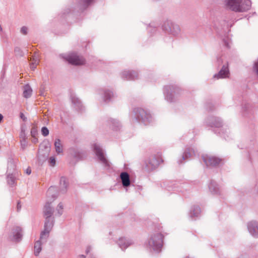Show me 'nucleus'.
Returning a JSON list of instances; mask_svg holds the SVG:
<instances>
[{"instance_id": "40", "label": "nucleus", "mask_w": 258, "mask_h": 258, "mask_svg": "<svg viewBox=\"0 0 258 258\" xmlns=\"http://www.w3.org/2000/svg\"><path fill=\"white\" fill-rule=\"evenodd\" d=\"M39 60L37 58H33V62H32L30 64V67L32 70H34L37 64L38 63Z\"/></svg>"}, {"instance_id": "21", "label": "nucleus", "mask_w": 258, "mask_h": 258, "mask_svg": "<svg viewBox=\"0 0 258 258\" xmlns=\"http://www.w3.org/2000/svg\"><path fill=\"white\" fill-rule=\"evenodd\" d=\"M50 203H46L43 209V214L45 218H51L54 209L50 206Z\"/></svg>"}, {"instance_id": "35", "label": "nucleus", "mask_w": 258, "mask_h": 258, "mask_svg": "<svg viewBox=\"0 0 258 258\" xmlns=\"http://www.w3.org/2000/svg\"><path fill=\"white\" fill-rule=\"evenodd\" d=\"M54 189V187L51 186L48 188V189L47 191V196L48 197L50 196H52L53 200H54L55 199H56L57 198V196L54 195H51V194L53 191Z\"/></svg>"}, {"instance_id": "52", "label": "nucleus", "mask_w": 258, "mask_h": 258, "mask_svg": "<svg viewBox=\"0 0 258 258\" xmlns=\"http://www.w3.org/2000/svg\"><path fill=\"white\" fill-rule=\"evenodd\" d=\"M148 29L149 31H153L154 32L156 30V28L155 27L152 28V27L150 26V25L148 26Z\"/></svg>"}, {"instance_id": "57", "label": "nucleus", "mask_w": 258, "mask_h": 258, "mask_svg": "<svg viewBox=\"0 0 258 258\" xmlns=\"http://www.w3.org/2000/svg\"><path fill=\"white\" fill-rule=\"evenodd\" d=\"M214 26L216 29H220V27H219V26L217 25V24L216 23L214 24Z\"/></svg>"}, {"instance_id": "32", "label": "nucleus", "mask_w": 258, "mask_h": 258, "mask_svg": "<svg viewBox=\"0 0 258 258\" xmlns=\"http://www.w3.org/2000/svg\"><path fill=\"white\" fill-rule=\"evenodd\" d=\"M94 0H80L79 5L80 9L82 10L86 9L89 6H90Z\"/></svg>"}, {"instance_id": "42", "label": "nucleus", "mask_w": 258, "mask_h": 258, "mask_svg": "<svg viewBox=\"0 0 258 258\" xmlns=\"http://www.w3.org/2000/svg\"><path fill=\"white\" fill-rule=\"evenodd\" d=\"M48 162H49V164L50 166H54L55 165V162H56L55 158H54V157H53V156L50 157L49 158Z\"/></svg>"}, {"instance_id": "29", "label": "nucleus", "mask_w": 258, "mask_h": 258, "mask_svg": "<svg viewBox=\"0 0 258 258\" xmlns=\"http://www.w3.org/2000/svg\"><path fill=\"white\" fill-rule=\"evenodd\" d=\"M32 93V89L29 84H26L24 86L23 96L26 98L31 97Z\"/></svg>"}, {"instance_id": "34", "label": "nucleus", "mask_w": 258, "mask_h": 258, "mask_svg": "<svg viewBox=\"0 0 258 258\" xmlns=\"http://www.w3.org/2000/svg\"><path fill=\"white\" fill-rule=\"evenodd\" d=\"M63 209V207L62 203H59L56 208V211L58 216H60L62 214Z\"/></svg>"}, {"instance_id": "47", "label": "nucleus", "mask_w": 258, "mask_h": 258, "mask_svg": "<svg viewBox=\"0 0 258 258\" xmlns=\"http://www.w3.org/2000/svg\"><path fill=\"white\" fill-rule=\"evenodd\" d=\"M253 69L258 75V60L254 62L253 66Z\"/></svg>"}, {"instance_id": "48", "label": "nucleus", "mask_w": 258, "mask_h": 258, "mask_svg": "<svg viewBox=\"0 0 258 258\" xmlns=\"http://www.w3.org/2000/svg\"><path fill=\"white\" fill-rule=\"evenodd\" d=\"M20 117L24 121H26L27 117H25V116L23 114V113L20 112Z\"/></svg>"}, {"instance_id": "43", "label": "nucleus", "mask_w": 258, "mask_h": 258, "mask_svg": "<svg viewBox=\"0 0 258 258\" xmlns=\"http://www.w3.org/2000/svg\"><path fill=\"white\" fill-rule=\"evenodd\" d=\"M21 143V147L23 150L25 149L26 147L27 146V141L26 140H20Z\"/></svg>"}, {"instance_id": "59", "label": "nucleus", "mask_w": 258, "mask_h": 258, "mask_svg": "<svg viewBox=\"0 0 258 258\" xmlns=\"http://www.w3.org/2000/svg\"><path fill=\"white\" fill-rule=\"evenodd\" d=\"M239 258H246V257L245 256L242 255L240 257H239Z\"/></svg>"}, {"instance_id": "26", "label": "nucleus", "mask_w": 258, "mask_h": 258, "mask_svg": "<svg viewBox=\"0 0 258 258\" xmlns=\"http://www.w3.org/2000/svg\"><path fill=\"white\" fill-rule=\"evenodd\" d=\"M16 173H13V172L8 173L7 179L8 184L9 185L13 186H15V185H16Z\"/></svg>"}, {"instance_id": "39", "label": "nucleus", "mask_w": 258, "mask_h": 258, "mask_svg": "<svg viewBox=\"0 0 258 258\" xmlns=\"http://www.w3.org/2000/svg\"><path fill=\"white\" fill-rule=\"evenodd\" d=\"M249 104L246 103H244L242 105V111L244 114V113L248 111L249 109Z\"/></svg>"}, {"instance_id": "3", "label": "nucleus", "mask_w": 258, "mask_h": 258, "mask_svg": "<svg viewBox=\"0 0 258 258\" xmlns=\"http://www.w3.org/2000/svg\"><path fill=\"white\" fill-rule=\"evenodd\" d=\"M133 112L134 114V119L138 122L143 123L145 125H147L153 120L151 114L142 108H135Z\"/></svg>"}, {"instance_id": "62", "label": "nucleus", "mask_w": 258, "mask_h": 258, "mask_svg": "<svg viewBox=\"0 0 258 258\" xmlns=\"http://www.w3.org/2000/svg\"><path fill=\"white\" fill-rule=\"evenodd\" d=\"M91 258H95V257L94 256H92Z\"/></svg>"}, {"instance_id": "22", "label": "nucleus", "mask_w": 258, "mask_h": 258, "mask_svg": "<svg viewBox=\"0 0 258 258\" xmlns=\"http://www.w3.org/2000/svg\"><path fill=\"white\" fill-rule=\"evenodd\" d=\"M110 125L113 131H120L122 127V124L120 122L114 118H110L109 120Z\"/></svg>"}, {"instance_id": "17", "label": "nucleus", "mask_w": 258, "mask_h": 258, "mask_svg": "<svg viewBox=\"0 0 258 258\" xmlns=\"http://www.w3.org/2000/svg\"><path fill=\"white\" fill-rule=\"evenodd\" d=\"M201 212V210L199 206H194L191 208L189 216L191 220H195L200 216Z\"/></svg>"}, {"instance_id": "18", "label": "nucleus", "mask_w": 258, "mask_h": 258, "mask_svg": "<svg viewBox=\"0 0 258 258\" xmlns=\"http://www.w3.org/2000/svg\"><path fill=\"white\" fill-rule=\"evenodd\" d=\"M122 186L124 187H128L131 184L130 175L126 172H122L120 174Z\"/></svg>"}, {"instance_id": "53", "label": "nucleus", "mask_w": 258, "mask_h": 258, "mask_svg": "<svg viewBox=\"0 0 258 258\" xmlns=\"http://www.w3.org/2000/svg\"><path fill=\"white\" fill-rule=\"evenodd\" d=\"M25 172L28 175L30 174L31 173V169L30 167H28L27 168V169L26 170Z\"/></svg>"}, {"instance_id": "19", "label": "nucleus", "mask_w": 258, "mask_h": 258, "mask_svg": "<svg viewBox=\"0 0 258 258\" xmlns=\"http://www.w3.org/2000/svg\"><path fill=\"white\" fill-rule=\"evenodd\" d=\"M132 243V240L126 239L124 237H120L119 238L117 244L119 247L122 249L124 250L128 247Z\"/></svg>"}, {"instance_id": "14", "label": "nucleus", "mask_w": 258, "mask_h": 258, "mask_svg": "<svg viewBox=\"0 0 258 258\" xmlns=\"http://www.w3.org/2000/svg\"><path fill=\"white\" fill-rule=\"evenodd\" d=\"M122 79L126 80H135L138 78V73L134 71H124L121 74Z\"/></svg>"}, {"instance_id": "30", "label": "nucleus", "mask_w": 258, "mask_h": 258, "mask_svg": "<svg viewBox=\"0 0 258 258\" xmlns=\"http://www.w3.org/2000/svg\"><path fill=\"white\" fill-rule=\"evenodd\" d=\"M42 242L40 240H37L35 242L34 246V253L35 256L39 255V253L41 251V245Z\"/></svg>"}, {"instance_id": "58", "label": "nucleus", "mask_w": 258, "mask_h": 258, "mask_svg": "<svg viewBox=\"0 0 258 258\" xmlns=\"http://www.w3.org/2000/svg\"><path fill=\"white\" fill-rule=\"evenodd\" d=\"M79 257H80V258H85V257H86V256H85V255L81 254V255H79Z\"/></svg>"}, {"instance_id": "23", "label": "nucleus", "mask_w": 258, "mask_h": 258, "mask_svg": "<svg viewBox=\"0 0 258 258\" xmlns=\"http://www.w3.org/2000/svg\"><path fill=\"white\" fill-rule=\"evenodd\" d=\"M209 188L210 191L213 195H219L220 193L218 185L213 180L211 181L209 185Z\"/></svg>"}, {"instance_id": "11", "label": "nucleus", "mask_w": 258, "mask_h": 258, "mask_svg": "<svg viewBox=\"0 0 258 258\" xmlns=\"http://www.w3.org/2000/svg\"><path fill=\"white\" fill-rule=\"evenodd\" d=\"M202 158L207 167H216L222 162L219 158L207 155L203 156Z\"/></svg>"}, {"instance_id": "54", "label": "nucleus", "mask_w": 258, "mask_h": 258, "mask_svg": "<svg viewBox=\"0 0 258 258\" xmlns=\"http://www.w3.org/2000/svg\"><path fill=\"white\" fill-rule=\"evenodd\" d=\"M17 211H19L21 209V205L20 204V202H18L17 203Z\"/></svg>"}, {"instance_id": "24", "label": "nucleus", "mask_w": 258, "mask_h": 258, "mask_svg": "<svg viewBox=\"0 0 258 258\" xmlns=\"http://www.w3.org/2000/svg\"><path fill=\"white\" fill-rule=\"evenodd\" d=\"M69 154L72 157L77 161L81 159L82 158V153L78 149L74 148L69 149Z\"/></svg>"}, {"instance_id": "46", "label": "nucleus", "mask_w": 258, "mask_h": 258, "mask_svg": "<svg viewBox=\"0 0 258 258\" xmlns=\"http://www.w3.org/2000/svg\"><path fill=\"white\" fill-rule=\"evenodd\" d=\"M15 52L17 55H19L22 56V52L21 51L20 48L19 47H16L15 48Z\"/></svg>"}, {"instance_id": "44", "label": "nucleus", "mask_w": 258, "mask_h": 258, "mask_svg": "<svg viewBox=\"0 0 258 258\" xmlns=\"http://www.w3.org/2000/svg\"><path fill=\"white\" fill-rule=\"evenodd\" d=\"M37 135V130L36 127L33 126L31 130V135L32 137L36 136Z\"/></svg>"}, {"instance_id": "33", "label": "nucleus", "mask_w": 258, "mask_h": 258, "mask_svg": "<svg viewBox=\"0 0 258 258\" xmlns=\"http://www.w3.org/2000/svg\"><path fill=\"white\" fill-rule=\"evenodd\" d=\"M49 233L43 230L40 233V239L39 240H40L42 243L46 242L49 237Z\"/></svg>"}, {"instance_id": "9", "label": "nucleus", "mask_w": 258, "mask_h": 258, "mask_svg": "<svg viewBox=\"0 0 258 258\" xmlns=\"http://www.w3.org/2000/svg\"><path fill=\"white\" fill-rule=\"evenodd\" d=\"M22 231V229L20 227L16 226L13 227L11 232L9 234V240L16 242H20L23 237Z\"/></svg>"}, {"instance_id": "6", "label": "nucleus", "mask_w": 258, "mask_h": 258, "mask_svg": "<svg viewBox=\"0 0 258 258\" xmlns=\"http://www.w3.org/2000/svg\"><path fill=\"white\" fill-rule=\"evenodd\" d=\"M162 28L165 32L174 36H177L180 32L179 26L169 20L165 21L162 26Z\"/></svg>"}, {"instance_id": "8", "label": "nucleus", "mask_w": 258, "mask_h": 258, "mask_svg": "<svg viewBox=\"0 0 258 258\" xmlns=\"http://www.w3.org/2000/svg\"><path fill=\"white\" fill-rule=\"evenodd\" d=\"M160 162H163V160L160 158H157L155 156L150 157L145 161L144 169L148 172L152 171L158 166Z\"/></svg>"}, {"instance_id": "41", "label": "nucleus", "mask_w": 258, "mask_h": 258, "mask_svg": "<svg viewBox=\"0 0 258 258\" xmlns=\"http://www.w3.org/2000/svg\"><path fill=\"white\" fill-rule=\"evenodd\" d=\"M20 140H26V135L25 134V130L23 129L21 130V131L20 134Z\"/></svg>"}, {"instance_id": "5", "label": "nucleus", "mask_w": 258, "mask_h": 258, "mask_svg": "<svg viewBox=\"0 0 258 258\" xmlns=\"http://www.w3.org/2000/svg\"><path fill=\"white\" fill-rule=\"evenodd\" d=\"M93 150L98 160L101 163L104 168L106 170H109L111 168L110 163L106 158L103 151L100 146L97 144H94Z\"/></svg>"}, {"instance_id": "51", "label": "nucleus", "mask_w": 258, "mask_h": 258, "mask_svg": "<svg viewBox=\"0 0 258 258\" xmlns=\"http://www.w3.org/2000/svg\"><path fill=\"white\" fill-rule=\"evenodd\" d=\"M32 137L33 138V139L32 140V143H33L34 144L37 143L38 142V140L36 138V137L34 136V137Z\"/></svg>"}, {"instance_id": "31", "label": "nucleus", "mask_w": 258, "mask_h": 258, "mask_svg": "<svg viewBox=\"0 0 258 258\" xmlns=\"http://www.w3.org/2000/svg\"><path fill=\"white\" fill-rule=\"evenodd\" d=\"M54 147L55 151L57 154L61 153L63 152L62 145L61 143V141L59 139H56L54 142Z\"/></svg>"}, {"instance_id": "38", "label": "nucleus", "mask_w": 258, "mask_h": 258, "mask_svg": "<svg viewBox=\"0 0 258 258\" xmlns=\"http://www.w3.org/2000/svg\"><path fill=\"white\" fill-rule=\"evenodd\" d=\"M220 132H218L217 133V134H219L221 136L223 137L224 138L226 139V137H228V135H227V134L228 133V132L226 129H225L224 131V129L222 128V129H220Z\"/></svg>"}, {"instance_id": "27", "label": "nucleus", "mask_w": 258, "mask_h": 258, "mask_svg": "<svg viewBox=\"0 0 258 258\" xmlns=\"http://www.w3.org/2000/svg\"><path fill=\"white\" fill-rule=\"evenodd\" d=\"M102 91L104 95L103 99L104 102L107 103L109 102L111 100V98L113 96L112 92L107 89L103 90Z\"/></svg>"}, {"instance_id": "56", "label": "nucleus", "mask_w": 258, "mask_h": 258, "mask_svg": "<svg viewBox=\"0 0 258 258\" xmlns=\"http://www.w3.org/2000/svg\"><path fill=\"white\" fill-rule=\"evenodd\" d=\"M3 118V115L1 113H0V123L2 122Z\"/></svg>"}, {"instance_id": "16", "label": "nucleus", "mask_w": 258, "mask_h": 258, "mask_svg": "<svg viewBox=\"0 0 258 258\" xmlns=\"http://www.w3.org/2000/svg\"><path fill=\"white\" fill-rule=\"evenodd\" d=\"M71 99L72 103L73 104L74 107L75 108V109L78 111H82L84 109V106L81 100L74 95H71Z\"/></svg>"}, {"instance_id": "50", "label": "nucleus", "mask_w": 258, "mask_h": 258, "mask_svg": "<svg viewBox=\"0 0 258 258\" xmlns=\"http://www.w3.org/2000/svg\"><path fill=\"white\" fill-rule=\"evenodd\" d=\"M217 63L218 65H220L223 63V60L221 57L217 58Z\"/></svg>"}, {"instance_id": "13", "label": "nucleus", "mask_w": 258, "mask_h": 258, "mask_svg": "<svg viewBox=\"0 0 258 258\" xmlns=\"http://www.w3.org/2000/svg\"><path fill=\"white\" fill-rule=\"evenodd\" d=\"M229 74L228 63L226 62L225 64H223L220 71L214 75V78L217 79L228 78Z\"/></svg>"}, {"instance_id": "4", "label": "nucleus", "mask_w": 258, "mask_h": 258, "mask_svg": "<svg viewBox=\"0 0 258 258\" xmlns=\"http://www.w3.org/2000/svg\"><path fill=\"white\" fill-rule=\"evenodd\" d=\"M179 91V88L176 85L165 86L163 88L165 99L169 102H175Z\"/></svg>"}, {"instance_id": "28", "label": "nucleus", "mask_w": 258, "mask_h": 258, "mask_svg": "<svg viewBox=\"0 0 258 258\" xmlns=\"http://www.w3.org/2000/svg\"><path fill=\"white\" fill-rule=\"evenodd\" d=\"M16 165L13 159H10L8 163L7 173L16 172Z\"/></svg>"}, {"instance_id": "37", "label": "nucleus", "mask_w": 258, "mask_h": 258, "mask_svg": "<svg viewBox=\"0 0 258 258\" xmlns=\"http://www.w3.org/2000/svg\"><path fill=\"white\" fill-rule=\"evenodd\" d=\"M222 41L225 47H226L228 48H229L230 47V43L231 42V41L228 37L223 38Z\"/></svg>"}, {"instance_id": "12", "label": "nucleus", "mask_w": 258, "mask_h": 258, "mask_svg": "<svg viewBox=\"0 0 258 258\" xmlns=\"http://www.w3.org/2000/svg\"><path fill=\"white\" fill-rule=\"evenodd\" d=\"M247 228L250 234L255 238L258 237V222L251 221L247 223Z\"/></svg>"}, {"instance_id": "10", "label": "nucleus", "mask_w": 258, "mask_h": 258, "mask_svg": "<svg viewBox=\"0 0 258 258\" xmlns=\"http://www.w3.org/2000/svg\"><path fill=\"white\" fill-rule=\"evenodd\" d=\"M63 57L67 61L72 65H81L85 62L83 57H80L75 53H70Z\"/></svg>"}, {"instance_id": "2", "label": "nucleus", "mask_w": 258, "mask_h": 258, "mask_svg": "<svg viewBox=\"0 0 258 258\" xmlns=\"http://www.w3.org/2000/svg\"><path fill=\"white\" fill-rule=\"evenodd\" d=\"M163 235L160 232L152 234L148 241V246L150 250L159 252L161 250L163 243Z\"/></svg>"}, {"instance_id": "7", "label": "nucleus", "mask_w": 258, "mask_h": 258, "mask_svg": "<svg viewBox=\"0 0 258 258\" xmlns=\"http://www.w3.org/2000/svg\"><path fill=\"white\" fill-rule=\"evenodd\" d=\"M207 125L211 127L216 128L214 130L215 134H217V131H220L223 127V121L222 119L218 117L209 116L206 120Z\"/></svg>"}, {"instance_id": "20", "label": "nucleus", "mask_w": 258, "mask_h": 258, "mask_svg": "<svg viewBox=\"0 0 258 258\" xmlns=\"http://www.w3.org/2000/svg\"><path fill=\"white\" fill-rule=\"evenodd\" d=\"M54 223V217L45 218L44 225V230L50 232L52 229Z\"/></svg>"}, {"instance_id": "55", "label": "nucleus", "mask_w": 258, "mask_h": 258, "mask_svg": "<svg viewBox=\"0 0 258 258\" xmlns=\"http://www.w3.org/2000/svg\"><path fill=\"white\" fill-rule=\"evenodd\" d=\"M91 246H88L86 250V253H88L89 252V251L91 250Z\"/></svg>"}, {"instance_id": "1", "label": "nucleus", "mask_w": 258, "mask_h": 258, "mask_svg": "<svg viewBox=\"0 0 258 258\" xmlns=\"http://www.w3.org/2000/svg\"><path fill=\"white\" fill-rule=\"evenodd\" d=\"M227 6L235 12H243L250 9L251 3L250 0H227Z\"/></svg>"}, {"instance_id": "25", "label": "nucleus", "mask_w": 258, "mask_h": 258, "mask_svg": "<svg viewBox=\"0 0 258 258\" xmlns=\"http://www.w3.org/2000/svg\"><path fill=\"white\" fill-rule=\"evenodd\" d=\"M59 184L60 192L62 194L65 193L67 191V187L69 185L68 181L66 177L64 176L61 177L60 178Z\"/></svg>"}, {"instance_id": "36", "label": "nucleus", "mask_w": 258, "mask_h": 258, "mask_svg": "<svg viewBox=\"0 0 258 258\" xmlns=\"http://www.w3.org/2000/svg\"><path fill=\"white\" fill-rule=\"evenodd\" d=\"M41 134L44 137H46L49 135V131L48 129V128L46 126H43L42 127L41 130Z\"/></svg>"}, {"instance_id": "61", "label": "nucleus", "mask_w": 258, "mask_h": 258, "mask_svg": "<svg viewBox=\"0 0 258 258\" xmlns=\"http://www.w3.org/2000/svg\"><path fill=\"white\" fill-rule=\"evenodd\" d=\"M38 157H39V158L40 159V158H41V155H40V154H39V155Z\"/></svg>"}, {"instance_id": "45", "label": "nucleus", "mask_w": 258, "mask_h": 258, "mask_svg": "<svg viewBox=\"0 0 258 258\" xmlns=\"http://www.w3.org/2000/svg\"><path fill=\"white\" fill-rule=\"evenodd\" d=\"M27 31H28V28L26 26H23L21 28V30H20V32L21 33H22L24 35H26L27 34Z\"/></svg>"}, {"instance_id": "60", "label": "nucleus", "mask_w": 258, "mask_h": 258, "mask_svg": "<svg viewBox=\"0 0 258 258\" xmlns=\"http://www.w3.org/2000/svg\"><path fill=\"white\" fill-rule=\"evenodd\" d=\"M48 154L47 153L46 155H45V158H47L48 157Z\"/></svg>"}, {"instance_id": "49", "label": "nucleus", "mask_w": 258, "mask_h": 258, "mask_svg": "<svg viewBox=\"0 0 258 258\" xmlns=\"http://www.w3.org/2000/svg\"><path fill=\"white\" fill-rule=\"evenodd\" d=\"M213 108H214V106L213 105V104L212 103H210L209 104L207 105V108L210 111L213 110Z\"/></svg>"}, {"instance_id": "15", "label": "nucleus", "mask_w": 258, "mask_h": 258, "mask_svg": "<svg viewBox=\"0 0 258 258\" xmlns=\"http://www.w3.org/2000/svg\"><path fill=\"white\" fill-rule=\"evenodd\" d=\"M196 153L195 150L190 148H186L183 153L181 157V159L178 161V164L182 163V161L188 159V158L192 157L193 155H195Z\"/></svg>"}]
</instances>
